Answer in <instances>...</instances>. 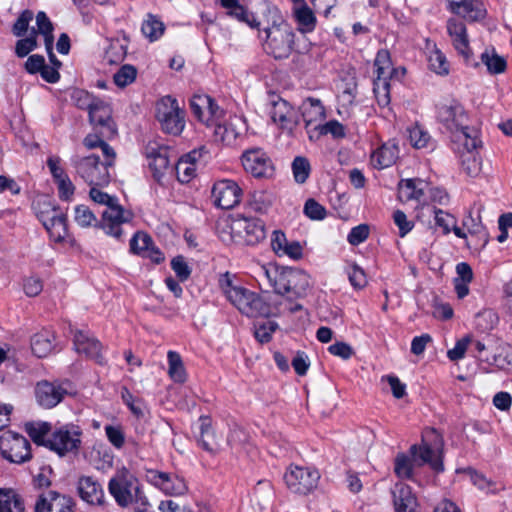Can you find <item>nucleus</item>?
Masks as SVG:
<instances>
[{
  "label": "nucleus",
  "instance_id": "bb28decb",
  "mask_svg": "<svg viewBox=\"0 0 512 512\" xmlns=\"http://www.w3.org/2000/svg\"><path fill=\"white\" fill-rule=\"evenodd\" d=\"M270 116L274 123H278L282 128H289L294 122L295 111L293 107L284 99L278 97L271 101Z\"/></svg>",
  "mask_w": 512,
  "mask_h": 512
},
{
  "label": "nucleus",
  "instance_id": "c9c22d12",
  "mask_svg": "<svg viewBox=\"0 0 512 512\" xmlns=\"http://www.w3.org/2000/svg\"><path fill=\"white\" fill-rule=\"evenodd\" d=\"M168 374L170 378L177 383H183L186 380V372L181 356L175 351L168 352Z\"/></svg>",
  "mask_w": 512,
  "mask_h": 512
},
{
  "label": "nucleus",
  "instance_id": "423d86ee",
  "mask_svg": "<svg viewBox=\"0 0 512 512\" xmlns=\"http://www.w3.org/2000/svg\"><path fill=\"white\" fill-rule=\"evenodd\" d=\"M185 112L171 96L161 98L156 104V118L162 130L171 135H179L185 126Z\"/></svg>",
  "mask_w": 512,
  "mask_h": 512
},
{
  "label": "nucleus",
  "instance_id": "5701e85b",
  "mask_svg": "<svg viewBox=\"0 0 512 512\" xmlns=\"http://www.w3.org/2000/svg\"><path fill=\"white\" fill-rule=\"evenodd\" d=\"M77 491L80 498L90 505L103 506L105 504L104 490L100 483L91 476H81L78 479Z\"/></svg>",
  "mask_w": 512,
  "mask_h": 512
},
{
  "label": "nucleus",
  "instance_id": "a18cd8bd",
  "mask_svg": "<svg viewBox=\"0 0 512 512\" xmlns=\"http://www.w3.org/2000/svg\"><path fill=\"white\" fill-rule=\"evenodd\" d=\"M311 167L307 158L297 156L292 162V172L297 183L303 184L310 175Z\"/></svg>",
  "mask_w": 512,
  "mask_h": 512
},
{
  "label": "nucleus",
  "instance_id": "603ef678",
  "mask_svg": "<svg viewBox=\"0 0 512 512\" xmlns=\"http://www.w3.org/2000/svg\"><path fill=\"white\" fill-rule=\"evenodd\" d=\"M394 472L399 478L410 479L413 468L410 458L405 454H398L395 458Z\"/></svg>",
  "mask_w": 512,
  "mask_h": 512
},
{
  "label": "nucleus",
  "instance_id": "4d7b16f0",
  "mask_svg": "<svg viewBox=\"0 0 512 512\" xmlns=\"http://www.w3.org/2000/svg\"><path fill=\"white\" fill-rule=\"evenodd\" d=\"M34 14L31 10H24L12 27V32L17 37H22L27 32L29 23L33 19Z\"/></svg>",
  "mask_w": 512,
  "mask_h": 512
},
{
  "label": "nucleus",
  "instance_id": "6e6552de",
  "mask_svg": "<svg viewBox=\"0 0 512 512\" xmlns=\"http://www.w3.org/2000/svg\"><path fill=\"white\" fill-rule=\"evenodd\" d=\"M1 455L11 463L21 464L31 458V445L22 435L6 431L0 436Z\"/></svg>",
  "mask_w": 512,
  "mask_h": 512
},
{
  "label": "nucleus",
  "instance_id": "680f3d73",
  "mask_svg": "<svg viewBox=\"0 0 512 512\" xmlns=\"http://www.w3.org/2000/svg\"><path fill=\"white\" fill-rule=\"evenodd\" d=\"M171 267L181 281H186L190 277L191 269L183 256L174 257L171 261Z\"/></svg>",
  "mask_w": 512,
  "mask_h": 512
},
{
  "label": "nucleus",
  "instance_id": "ddd939ff",
  "mask_svg": "<svg viewBox=\"0 0 512 512\" xmlns=\"http://www.w3.org/2000/svg\"><path fill=\"white\" fill-rule=\"evenodd\" d=\"M241 162L244 170L255 178H270L275 171L272 160L261 148L244 151Z\"/></svg>",
  "mask_w": 512,
  "mask_h": 512
},
{
  "label": "nucleus",
  "instance_id": "2f4dec72",
  "mask_svg": "<svg viewBox=\"0 0 512 512\" xmlns=\"http://www.w3.org/2000/svg\"><path fill=\"white\" fill-rule=\"evenodd\" d=\"M398 158V149L395 146L383 145L372 154L374 167L383 169L391 166Z\"/></svg>",
  "mask_w": 512,
  "mask_h": 512
},
{
  "label": "nucleus",
  "instance_id": "58836bf2",
  "mask_svg": "<svg viewBox=\"0 0 512 512\" xmlns=\"http://www.w3.org/2000/svg\"><path fill=\"white\" fill-rule=\"evenodd\" d=\"M195 171V161L187 158V155L182 156L175 165L177 179L182 183H188L195 176Z\"/></svg>",
  "mask_w": 512,
  "mask_h": 512
},
{
  "label": "nucleus",
  "instance_id": "f3484780",
  "mask_svg": "<svg viewBox=\"0 0 512 512\" xmlns=\"http://www.w3.org/2000/svg\"><path fill=\"white\" fill-rule=\"evenodd\" d=\"M242 190L233 180H221L212 188L214 204L222 209H231L240 202Z\"/></svg>",
  "mask_w": 512,
  "mask_h": 512
},
{
  "label": "nucleus",
  "instance_id": "b1692460",
  "mask_svg": "<svg viewBox=\"0 0 512 512\" xmlns=\"http://www.w3.org/2000/svg\"><path fill=\"white\" fill-rule=\"evenodd\" d=\"M290 270L289 267L262 266L259 277L262 281L266 280L276 294L284 296L287 294Z\"/></svg>",
  "mask_w": 512,
  "mask_h": 512
},
{
  "label": "nucleus",
  "instance_id": "de8ad7c7",
  "mask_svg": "<svg viewBox=\"0 0 512 512\" xmlns=\"http://www.w3.org/2000/svg\"><path fill=\"white\" fill-rule=\"evenodd\" d=\"M137 75V70L134 66L126 64L123 65L115 74H114V83L118 87H126L135 81Z\"/></svg>",
  "mask_w": 512,
  "mask_h": 512
},
{
  "label": "nucleus",
  "instance_id": "7c9ffc66",
  "mask_svg": "<svg viewBox=\"0 0 512 512\" xmlns=\"http://www.w3.org/2000/svg\"><path fill=\"white\" fill-rule=\"evenodd\" d=\"M302 116L308 128L312 124H321L325 118V109L321 101L316 98H308L302 105Z\"/></svg>",
  "mask_w": 512,
  "mask_h": 512
},
{
  "label": "nucleus",
  "instance_id": "dca6fc26",
  "mask_svg": "<svg viewBox=\"0 0 512 512\" xmlns=\"http://www.w3.org/2000/svg\"><path fill=\"white\" fill-rule=\"evenodd\" d=\"M374 66L377 71V77L374 80V92L377 95L378 103L380 105H387L390 101L387 76L392 69L390 53L387 49H381L377 52Z\"/></svg>",
  "mask_w": 512,
  "mask_h": 512
},
{
  "label": "nucleus",
  "instance_id": "9d476101",
  "mask_svg": "<svg viewBox=\"0 0 512 512\" xmlns=\"http://www.w3.org/2000/svg\"><path fill=\"white\" fill-rule=\"evenodd\" d=\"M320 475L317 470L308 467L290 466L284 474L288 489L300 495L313 491L318 484Z\"/></svg>",
  "mask_w": 512,
  "mask_h": 512
},
{
  "label": "nucleus",
  "instance_id": "393cba45",
  "mask_svg": "<svg viewBox=\"0 0 512 512\" xmlns=\"http://www.w3.org/2000/svg\"><path fill=\"white\" fill-rule=\"evenodd\" d=\"M395 512H417V498L411 487L399 482L391 490Z\"/></svg>",
  "mask_w": 512,
  "mask_h": 512
},
{
  "label": "nucleus",
  "instance_id": "7ed1b4c3",
  "mask_svg": "<svg viewBox=\"0 0 512 512\" xmlns=\"http://www.w3.org/2000/svg\"><path fill=\"white\" fill-rule=\"evenodd\" d=\"M443 446L442 435L436 429L429 428L423 432L421 444L410 447V453L418 466L428 464L436 473H441L444 471Z\"/></svg>",
  "mask_w": 512,
  "mask_h": 512
},
{
  "label": "nucleus",
  "instance_id": "f704fd0d",
  "mask_svg": "<svg viewBox=\"0 0 512 512\" xmlns=\"http://www.w3.org/2000/svg\"><path fill=\"white\" fill-rule=\"evenodd\" d=\"M481 61L487 67L490 74H500L506 70V60L498 55L494 49L483 52L481 54Z\"/></svg>",
  "mask_w": 512,
  "mask_h": 512
},
{
  "label": "nucleus",
  "instance_id": "3c124183",
  "mask_svg": "<svg viewBox=\"0 0 512 512\" xmlns=\"http://www.w3.org/2000/svg\"><path fill=\"white\" fill-rule=\"evenodd\" d=\"M37 32L32 29L31 35L16 42L15 53L18 57L23 58L37 47Z\"/></svg>",
  "mask_w": 512,
  "mask_h": 512
},
{
  "label": "nucleus",
  "instance_id": "473e14b6",
  "mask_svg": "<svg viewBox=\"0 0 512 512\" xmlns=\"http://www.w3.org/2000/svg\"><path fill=\"white\" fill-rule=\"evenodd\" d=\"M22 498L12 490H0V512H24Z\"/></svg>",
  "mask_w": 512,
  "mask_h": 512
},
{
  "label": "nucleus",
  "instance_id": "e433bc0d",
  "mask_svg": "<svg viewBox=\"0 0 512 512\" xmlns=\"http://www.w3.org/2000/svg\"><path fill=\"white\" fill-rule=\"evenodd\" d=\"M51 430V424L47 422L43 423H27L26 432L37 445H44L47 447V437Z\"/></svg>",
  "mask_w": 512,
  "mask_h": 512
},
{
  "label": "nucleus",
  "instance_id": "cd10ccee",
  "mask_svg": "<svg viewBox=\"0 0 512 512\" xmlns=\"http://www.w3.org/2000/svg\"><path fill=\"white\" fill-rule=\"evenodd\" d=\"M310 287L309 276L300 269L291 268L288 279L287 294L289 298H301Z\"/></svg>",
  "mask_w": 512,
  "mask_h": 512
},
{
  "label": "nucleus",
  "instance_id": "774afa93",
  "mask_svg": "<svg viewBox=\"0 0 512 512\" xmlns=\"http://www.w3.org/2000/svg\"><path fill=\"white\" fill-rule=\"evenodd\" d=\"M105 432L110 443L116 448H122L125 443L124 433L119 427L108 425L105 427Z\"/></svg>",
  "mask_w": 512,
  "mask_h": 512
},
{
  "label": "nucleus",
  "instance_id": "ea45409f",
  "mask_svg": "<svg viewBox=\"0 0 512 512\" xmlns=\"http://www.w3.org/2000/svg\"><path fill=\"white\" fill-rule=\"evenodd\" d=\"M210 105V96L194 95L190 100V108L193 115L201 122L209 125L210 118H206V108Z\"/></svg>",
  "mask_w": 512,
  "mask_h": 512
},
{
  "label": "nucleus",
  "instance_id": "4468645a",
  "mask_svg": "<svg viewBox=\"0 0 512 512\" xmlns=\"http://www.w3.org/2000/svg\"><path fill=\"white\" fill-rule=\"evenodd\" d=\"M75 500L55 490L41 492L35 502L34 512H76Z\"/></svg>",
  "mask_w": 512,
  "mask_h": 512
},
{
  "label": "nucleus",
  "instance_id": "6ab92c4d",
  "mask_svg": "<svg viewBox=\"0 0 512 512\" xmlns=\"http://www.w3.org/2000/svg\"><path fill=\"white\" fill-rule=\"evenodd\" d=\"M449 9L468 22H480L487 16L482 0H450Z\"/></svg>",
  "mask_w": 512,
  "mask_h": 512
},
{
  "label": "nucleus",
  "instance_id": "e2e57ef3",
  "mask_svg": "<svg viewBox=\"0 0 512 512\" xmlns=\"http://www.w3.org/2000/svg\"><path fill=\"white\" fill-rule=\"evenodd\" d=\"M472 342L471 336H465L462 339L458 340L454 346V348L450 349L447 352V356L451 361H458L462 359L465 355V352L468 348V345Z\"/></svg>",
  "mask_w": 512,
  "mask_h": 512
},
{
  "label": "nucleus",
  "instance_id": "338daca9",
  "mask_svg": "<svg viewBox=\"0 0 512 512\" xmlns=\"http://www.w3.org/2000/svg\"><path fill=\"white\" fill-rule=\"evenodd\" d=\"M228 15L238 19L241 22L247 23L250 27H256L259 24L254 15L241 4L233 11H228Z\"/></svg>",
  "mask_w": 512,
  "mask_h": 512
},
{
  "label": "nucleus",
  "instance_id": "37998d69",
  "mask_svg": "<svg viewBox=\"0 0 512 512\" xmlns=\"http://www.w3.org/2000/svg\"><path fill=\"white\" fill-rule=\"evenodd\" d=\"M198 443L204 450L210 453L215 452L217 449V443L214 441V432L210 423L207 422V419H203L201 423Z\"/></svg>",
  "mask_w": 512,
  "mask_h": 512
},
{
  "label": "nucleus",
  "instance_id": "bf43d9fd",
  "mask_svg": "<svg viewBox=\"0 0 512 512\" xmlns=\"http://www.w3.org/2000/svg\"><path fill=\"white\" fill-rule=\"evenodd\" d=\"M477 325L482 330H490L498 323V316L491 309H485L476 315Z\"/></svg>",
  "mask_w": 512,
  "mask_h": 512
},
{
  "label": "nucleus",
  "instance_id": "f03ea898",
  "mask_svg": "<svg viewBox=\"0 0 512 512\" xmlns=\"http://www.w3.org/2000/svg\"><path fill=\"white\" fill-rule=\"evenodd\" d=\"M97 187L98 186H91L89 196L95 203L107 206L106 210L102 213L100 228L103 229L107 235L120 239L123 234L121 225L131 221L133 214L125 210L118 203V199L115 196H111Z\"/></svg>",
  "mask_w": 512,
  "mask_h": 512
},
{
  "label": "nucleus",
  "instance_id": "5fc2aeb1",
  "mask_svg": "<svg viewBox=\"0 0 512 512\" xmlns=\"http://www.w3.org/2000/svg\"><path fill=\"white\" fill-rule=\"evenodd\" d=\"M214 140L223 144H231L236 140L237 133L225 124L214 123Z\"/></svg>",
  "mask_w": 512,
  "mask_h": 512
},
{
  "label": "nucleus",
  "instance_id": "0e129e2a",
  "mask_svg": "<svg viewBox=\"0 0 512 512\" xmlns=\"http://www.w3.org/2000/svg\"><path fill=\"white\" fill-rule=\"evenodd\" d=\"M369 231V226L367 224H360L351 229L347 240L353 246L359 245L368 238Z\"/></svg>",
  "mask_w": 512,
  "mask_h": 512
},
{
  "label": "nucleus",
  "instance_id": "2eb2a0df",
  "mask_svg": "<svg viewBox=\"0 0 512 512\" xmlns=\"http://www.w3.org/2000/svg\"><path fill=\"white\" fill-rule=\"evenodd\" d=\"M438 119L448 130L455 133V140L459 134H471L472 128L468 127L467 115L459 103L443 104L438 107Z\"/></svg>",
  "mask_w": 512,
  "mask_h": 512
},
{
  "label": "nucleus",
  "instance_id": "aec40b11",
  "mask_svg": "<svg viewBox=\"0 0 512 512\" xmlns=\"http://www.w3.org/2000/svg\"><path fill=\"white\" fill-rule=\"evenodd\" d=\"M38 218L45 229L56 240H62L67 234V217L55 206L38 213Z\"/></svg>",
  "mask_w": 512,
  "mask_h": 512
},
{
  "label": "nucleus",
  "instance_id": "6e6d98bb",
  "mask_svg": "<svg viewBox=\"0 0 512 512\" xmlns=\"http://www.w3.org/2000/svg\"><path fill=\"white\" fill-rule=\"evenodd\" d=\"M121 396L124 403L129 407L131 412L137 418H141L144 416V405L141 400L135 399V397L127 388L122 389Z\"/></svg>",
  "mask_w": 512,
  "mask_h": 512
},
{
  "label": "nucleus",
  "instance_id": "0eeeda50",
  "mask_svg": "<svg viewBox=\"0 0 512 512\" xmlns=\"http://www.w3.org/2000/svg\"><path fill=\"white\" fill-rule=\"evenodd\" d=\"M229 227L232 240L241 245H255L266 236L264 224L258 218L237 216Z\"/></svg>",
  "mask_w": 512,
  "mask_h": 512
},
{
  "label": "nucleus",
  "instance_id": "09e8293b",
  "mask_svg": "<svg viewBox=\"0 0 512 512\" xmlns=\"http://www.w3.org/2000/svg\"><path fill=\"white\" fill-rule=\"evenodd\" d=\"M169 153L170 150L166 151V153L158 154L157 157L153 158L148 163L150 169L153 171L154 178L158 181L160 180L164 172L169 169Z\"/></svg>",
  "mask_w": 512,
  "mask_h": 512
},
{
  "label": "nucleus",
  "instance_id": "49530a36",
  "mask_svg": "<svg viewBox=\"0 0 512 512\" xmlns=\"http://www.w3.org/2000/svg\"><path fill=\"white\" fill-rule=\"evenodd\" d=\"M407 132H408V139L413 147H415L417 149L427 147V145L430 141V135L428 134L427 131H425L420 126L415 125L411 128H408Z\"/></svg>",
  "mask_w": 512,
  "mask_h": 512
},
{
  "label": "nucleus",
  "instance_id": "c03bdc74",
  "mask_svg": "<svg viewBox=\"0 0 512 512\" xmlns=\"http://www.w3.org/2000/svg\"><path fill=\"white\" fill-rule=\"evenodd\" d=\"M153 244L152 238L145 232L138 231L130 240V251L134 254L143 256L149 247Z\"/></svg>",
  "mask_w": 512,
  "mask_h": 512
},
{
  "label": "nucleus",
  "instance_id": "8fccbe9b",
  "mask_svg": "<svg viewBox=\"0 0 512 512\" xmlns=\"http://www.w3.org/2000/svg\"><path fill=\"white\" fill-rule=\"evenodd\" d=\"M142 32L151 41L157 40L164 32V24L153 16L142 24Z\"/></svg>",
  "mask_w": 512,
  "mask_h": 512
},
{
  "label": "nucleus",
  "instance_id": "79ce46f5",
  "mask_svg": "<svg viewBox=\"0 0 512 512\" xmlns=\"http://www.w3.org/2000/svg\"><path fill=\"white\" fill-rule=\"evenodd\" d=\"M428 62L430 69L435 73L439 75H447L449 73V62L436 46L430 52Z\"/></svg>",
  "mask_w": 512,
  "mask_h": 512
},
{
  "label": "nucleus",
  "instance_id": "412c9836",
  "mask_svg": "<svg viewBox=\"0 0 512 512\" xmlns=\"http://www.w3.org/2000/svg\"><path fill=\"white\" fill-rule=\"evenodd\" d=\"M131 478L127 472H121L109 481L108 490L120 507H127L133 502Z\"/></svg>",
  "mask_w": 512,
  "mask_h": 512
},
{
  "label": "nucleus",
  "instance_id": "9b49d317",
  "mask_svg": "<svg viewBox=\"0 0 512 512\" xmlns=\"http://www.w3.org/2000/svg\"><path fill=\"white\" fill-rule=\"evenodd\" d=\"M457 141L461 142L464 147L460 156L462 170L469 177H477L481 172V159L476 151L481 144L478 132L472 130L471 134H459Z\"/></svg>",
  "mask_w": 512,
  "mask_h": 512
},
{
  "label": "nucleus",
  "instance_id": "4c0bfd02",
  "mask_svg": "<svg viewBox=\"0 0 512 512\" xmlns=\"http://www.w3.org/2000/svg\"><path fill=\"white\" fill-rule=\"evenodd\" d=\"M272 200L270 193L259 190L250 193L247 204L253 211L263 213L271 206Z\"/></svg>",
  "mask_w": 512,
  "mask_h": 512
},
{
  "label": "nucleus",
  "instance_id": "a211bd4d",
  "mask_svg": "<svg viewBox=\"0 0 512 512\" xmlns=\"http://www.w3.org/2000/svg\"><path fill=\"white\" fill-rule=\"evenodd\" d=\"M36 399L40 406L53 408L68 394L65 383L40 381L35 389Z\"/></svg>",
  "mask_w": 512,
  "mask_h": 512
},
{
  "label": "nucleus",
  "instance_id": "a19ab883",
  "mask_svg": "<svg viewBox=\"0 0 512 512\" xmlns=\"http://www.w3.org/2000/svg\"><path fill=\"white\" fill-rule=\"evenodd\" d=\"M74 220L79 226L83 228L90 226L100 228V221L97 220L95 214L86 205H78L75 207Z\"/></svg>",
  "mask_w": 512,
  "mask_h": 512
},
{
  "label": "nucleus",
  "instance_id": "72a5a7b5",
  "mask_svg": "<svg viewBox=\"0 0 512 512\" xmlns=\"http://www.w3.org/2000/svg\"><path fill=\"white\" fill-rule=\"evenodd\" d=\"M294 17L297 23L302 26L305 31H312L316 24V17L305 0H300V5L293 9Z\"/></svg>",
  "mask_w": 512,
  "mask_h": 512
},
{
  "label": "nucleus",
  "instance_id": "a878e982",
  "mask_svg": "<svg viewBox=\"0 0 512 512\" xmlns=\"http://www.w3.org/2000/svg\"><path fill=\"white\" fill-rule=\"evenodd\" d=\"M447 32L452 39L454 48L465 59H468L470 47L465 24L455 18H450L447 21Z\"/></svg>",
  "mask_w": 512,
  "mask_h": 512
},
{
  "label": "nucleus",
  "instance_id": "864d4df0",
  "mask_svg": "<svg viewBox=\"0 0 512 512\" xmlns=\"http://www.w3.org/2000/svg\"><path fill=\"white\" fill-rule=\"evenodd\" d=\"M277 328L278 324L274 321H265L261 324L255 325V338L262 344L268 343L272 339V334Z\"/></svg>",
  "mask_w": 512,
  "mask_h": 512
},
{
  "label": "nucleus",
  "instance_id": "4be33fe9",
  "mask_svg": "<svg viewBox=\"0 0 512 512\" xmlns=\"http://www.w3.org/2000/svg\"><path fill=\"white\" fill-rule=\"evenodd\" d=\"M74 347L77 353L84 354L87 358L94 360L96 363L104 364V357L101 353V343L88 332L78 330L74 334Z\"/></svg>",
  "mask_w": 512,
  "mask_h": 512
},
{
  "label": "nucleus",
  "instance_id": "1a4fd4ad",
  "mask_svg": "<svg viewBox=\"0 0 512 512\" xmlns=\"http://www.w3.org/2000/svg\"><path fill=\"white\" fill-rule=\"evenodd\" d=\"M82 430L74 424L57 428L47 440V447L60 456L77 451L81 444Z\"/></svg>",
  "mask_w": 512,
  "mask_h": 512
},
{
  "label": "nucleus",
  "instance_id": "c756f323",
  "mask_svg": "<svg viewBox=\"0 0 512 512\" xmlns=\"http://www.w3.org/2000/svg\"><path fill=\"white\" fill-rule=\"evenodd\" d=\"M155 483L162 491L170 495H183L187 491V485L182 478L160 472L155 476Z\"/></svg>",
  "mask_w": 512,
  "mask_h": 512
},
{
  "label": "nucleus",
  "instance_id": "39448f33",
  "mask_svg": "<svg viewBox=\"0 0 512 512\" xmlns=\"http://www.w3.org/2000/svg\"><path fill=\"white\" fill-rule=\"evenodd\" d=\"M265 51L275 59L288 58L294 48L295 34L291 27L282 23L273 25L265 30Z\"/></svg>",
  "mask_w": 512,
  "mask_h": 512
},
{
  "label": "nucleus",
  "instance_id": "052dcab7",
  "mask_svg": "<svg viewBox=\"0 0 512 512\" xmlns=\"http://www.w3.org/2000/svg\"><path fill=\"white\" fill-rule=\"evenodd\" d=\"M304 213L312 220H323L326 217V209L314 199L306 201Z\"/></svg>",
  "mask_w": 512,
  "mask_h": 512
},
{
  "label": "nucleus",
  "instance_id": "c85d7f7f",
  "mask_svg": "<svg viewBox=\"0 0 512 512\" xmlns=\"http://www.w3.org/2000/svg\"><path fill=\"white\" fill-rule=\"evenodd\" d=\"M55 336L49 330H42L31 338V350L39 358L46 357L54 349Z\"/></svg>",
  "mask_w": 512,
  "mask_h": 512
},
{
  "label": "nucleus",
  "instance_id": "20e7f679",
  "mask_svg": "<svg viewBox=\"0 0 512 512\" xmlns=\"http://www.w3.org/2000/svg\"><path fill=\"white\" fill-rule=\"evenodd\" d=\"M71 164L77 175L89 186L104 187L111 181L110 168L102 163L99 156L95 154L85 157L73 156Z\"/></svg>",
  "mask_w": 512,
  "mask_h": 512
},
{
  "label": "nucleus",
  "instance_id": "13d9d810",
  "mask_svg": "<svg viewBox=\"0 0 512 512\" xmlns=\"http://www.w3.org/2000/svg\"><path fill=\"white\" fill-rule=\"evenodd\" d=\"M314 129L319 130L320 134H331L336 138H341L345 136L344 126L336 120L328 121L323 125H314Z\"/></svg>",
  "mask_w": 512,
  "mask_h": 512
},
{
  "label": "nucleus",
  "instance_id": "f8f14e48",
  "mask_svg": "<svg viewBox=\"0 0 512 512\" xmlns=\"http://www.w3.org/2000/svg\"><path fill=\"white\" fill-rule=\"evenodd\" d=\"M89 119L94 126L95 131L106 137L112 139L117 134V126L112 119V109L109 104L95 100L88 105Z\"/></svg>",
  "mask_w": 512,
  "mask_h": 512
},
{
  "label": "nucleus",
  "instance_id": "69168bd1",
  "mask_svg": "<svg viewBox=\"0 0 512 512\" xmlns=\"http://www.w3.org/2000/svg\"><path fill=\"white\" fill-rule=\"evenodd\" d=\"M349 281L355 289H362L367 284V278L364 270L356 264L351 266L348 272Z\"/></svg>",
  "mask_w": 512,
  "mask_h": 512
},
{
  "label": "nucleus",
  "instance_id": "f257e3e1",
  "mask_svg": "<svg viewBox=\"0 0 512 512\" xmlns=\"http://www.w3.org/2000/svg\"><path fill=\"white\" fill-rule=\"evenodd\" d=\"M219 287L226 299L243 315L250 318L269 317L271 306L258 293L236 285L229 272L220 274Z\"/></svg>",
  "mask_w": 512,
  "mask_h": 512
}]
</instances>
